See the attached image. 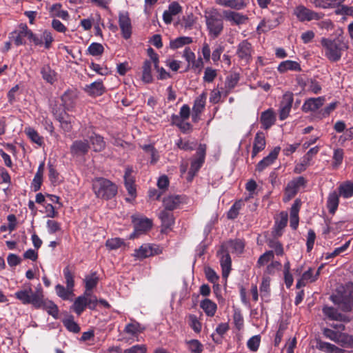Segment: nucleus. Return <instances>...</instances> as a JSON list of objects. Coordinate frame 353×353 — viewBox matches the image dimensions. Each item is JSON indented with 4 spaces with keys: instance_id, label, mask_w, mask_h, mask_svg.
<instances>
[{
    "instance_id": "a18cd8bd",
    "label": "nucleus",
    "mask_w": 353,
    "mask_h": 353,
    "mask_svg": "<svg viewBox=\"0 0 353 353\" xmlns=\"http://www.w3.org/2000/svg\"><path fill=\"white\" fill-rule=\"evenodd\" d=\"M327 205L330 212L334 214L339 205V194L336 192H332L329 194Z\"/></svg>"
},
{
    "instance_id": "f3484780",
    "label": "nucleus",
    "mask_w": 353,
    "mask_h": 353,
    "mask_svg": "<svg viewBox=\"0 0 353 353\" xmlns=\"http://www.w3.org/2000/svg\"><path fill=\"white\" fill-rule=\"evenodd\" d=\"M39 305H36L35 308L37 309H43L47 311V312L52 316L54 319H57L59 314V309L56 304H54L52 301L48 299H46L44 298L43 292L41 294V297L39 299Z\"/></svg>"
},
{
    "instance_id": "5701e85b",
    "label": "nucleus",
    "mask_w": 353,
    "mask_h": 353,
    "mask_svg": "<svg viewBox=\"0 0 353 353\" xmlns=\"http://www.w3.org/2000/svg\"><path fill=\"white\" fill-rule=\"evenodd\" d=\"M261 123L264 129H269L276 121V115L272 109H268L261 113Z\"/></svg>"
},
{
    "instance_id": "13d9d810",
    "label": "nucleus",
    "mask_w": 353,
    "mask_h": 353,
    "mask_svg": "<svg viewBox=\"0 0 353 353\" xmlns=\"http://www.w3.org/2000/svg\"><path fill=\"white\" fill-rule=\"evenodd\" d=\"M261 343L260 335H254L248 339L247 346L252 352H256L259 347Z\"/></svg>"
},
{
    "instance_id": "aec40b11",
    "label": "nucleus",
    "mask_w": 353,
    "mask_h": 353,
    "mask_svg": "<svg viewBox=\"0 0 353 353\" xmlns=\"http://www.w3.org/2000/svg\"><path fill=\"white\" fill-rule=\"evenodd\" d=\"M182 11V7L176 1H173L169 4L168 9L163 13V19L166 24H170L172 21V17L175 16Z\"/></svg>"
},
{
    "instance_id": "680f3d73",
    "label": "nucleus",
    "mask_w": 353,
    "mask_h": 353,
    "mask_svg": "<svg viewBox=\"0 0 353 353\" xmlns=\"http://www.w3.org/2000/svg\"><path fill=\"white\" fill-rule=\"evenodd\" d=\"M288 214L285 212H281L276 219V228L278 230L283 229L288 223Z\"/></svg>"
},
{
    "instance_id": "4c0bfd02",
    "label": "nucleus",
    "mask_w": 353,
    "mask_h": 353,
    "mask_svg": "<svg viewBox=\"0 0 353 353\" xmlns=\"http://www.w3.org/2000/svg\"><path fill=\"white\" fill-rule=\"evenodd\" d=\"M318 348L325 353H344V350L332 343L320 341L318 343Z\"/></svg>"
},
{
    "instance_id": "f03ea898",
    "label": "nucleus",
    "mask_w": 353,
    "mask_h": 353,
    "mask_svg": "<svg viewBox=\"0 0 353 353\" xmlns=\"http://www.w3.org/2000/svg\"><path fill=\"white\" fill-rule=\"evenodd\" d=\"M92 190L99 199L105 200L113 198L117 194V186L108 179L97 178L92 181Z\"/></svg>"
},
{
    "instance_id": "69168bd1",
    "label": "nucleus",
    "mask_w": 353,
    "mask_h": 353,
    "mask_svg": "<svg viewBox=\"0 0 353 353\" xmlns=\"http://www.w3.org/2000/svg\"><path fill=\"white\" fill-rule=\"evenodd\" d=\"M63 275L65 279L66 286L69 289H74V280L72 273L70 272L69 267H65L63 269Z\"/></svg>"
},
{
    "instance_id": "8fccbe9b",
    "label": "nucleus",
    "mask_w": 353,
    "mask_h": 353,
    "mask_svg": "<svg viewBox=\"0 0 353 353\" xmlns=\"http://www.w3.org/2000/svg\"><path fill=\"white\" fill-rule=\"evenodd\" d=\"M188 321L190 327L193 330L194 332H201L202 329V323L195 314H189L188 316Z\"/></svg>"
},
{
    "instance_id": "9d476101",
    "label": "nucleus",
    "mask_w": 353,
    "mask_h": 353,
    "mask_svg": "<svg viewBox=\"0 0 353 353\" xmlns=\"http://www.w3.org/2000/svg\"><path fill=\"white\" fill-rule=\"evenodd\" d=\"M134 231L130 235V239H134L145 232L152 227V221L147 218H136L132 216Z\"/></svg>"
},
{
    "instance_id": "4468645a",
    "label": "nucleus",
    "mask_w": 353,
    "mask_h": 353,
    "mask_svg": "<svg viewBox=\"0 0 353 353\" xmlns=\"http://www.w3.org/2000/svg\"><path fill=\"white\" fill-rule=\"evenodd\" d=\"M52 114L55 119L60 123L61 128L65 132H70L72 129V123L73 118L65 112V110H61V112L54 109Z\"/></svg>"
},
{
    "instance_id": "ea45409f",
    "label": "nucleus",
    "mask_w": 353,
    "mask_h": 353,
    "mask_svg": "<svg viewBox=\"0 0 353 353\" xmlns=\"http://www.w3.org/2000/svg\"><path fill=\"white\" fill-rule=\"evenodd\" d=\"M187 119H181L179 117H172V122L176 125L183 133L189 132L192 130V125L186 121Z\"/></svg>"
},
{
    "instance_id": "58836bf2",
    "label": "nucleus",
    "mask_w": 353,
    "mask_h": 353,
    "mask_svg": "<svg viewBox=\"0 0 353 353\" xmlns=\"http://www.w3.org/2000/svg\"><path fill=\"white\" fill-rule=\"evenodd\" d=\"M141 79L145 83H150L153 81L152 63L150 61L147 60L143 63Z\"/></svg>"
},
{
    "instance_id": "1a4fd4ad",
    "label": "nucleus",
    "mask_w": 353,
    "mask_h": 353,
    "mask_svg": "<svg viewBox=\"0 0 353 353\" xmlns=\"http://www.w3.org/2000/svg\"><path fill=\"white\" fill-rule=\"evenodd\" d=\"M253 52L252 44L248 40H243L237 46L236 54L242 62L248 63L252 60Z\"/></svg>"
},
{
    "instance_id": "052dcab7",
    "label": "nucleus",
    "mask_w": 353,
    "mask_h": 353,
    "mask_svg": "<svg viewBox=\"0 0 353 353\" xmlns=\"http://www.w3.org/2000/svg\"><path fill=\"white\" fill-rule=\"evenodd\" d=\"M103 50V46L99 43H92L88 48V53L92 56L101 55Z\"/></svg>"
},
{
    "instance_id": "c9c22d12",
    "label": "nucleus",
    "mask_w": 353,
    "mask_h": 353,
    "mask_svg": "<svg viewBox=\"0 0 353 353\" xmlns=\"http://www.w3.org/2000/svg\"><path fill=\"white\" fill-rule=\"evenodd\" d=\"M41 74L43 79L50 84H53L57 81V73L48 65L42 67Z\"/></svg>"
},
{
    "instance_id": "3c124183",
    "label": "nucleus",
    "mask_w": 353,
    "mask_h": 353,
    "mask_svg": "<svg viewBox=\"0 0 353 353\" xmlns=\"http://www.w3.org/2000/svg\"><path fill=\"white\" fill-rule=\"evenodd\" d=\"M270 279L269 277H263L260 285V292L262 299L268 298L270 292Z\"/></svg>"
},
{
    "instance_id": "09e8293b",
    "label": "nucleus",
    "mask_w": 353,
    "mask_h": 353,
    "mask_svg": "<svg viewBox=\"0 0 353 353\" xmlns=\"http://www.w3.org/2000/svg\"><path fill=\"white\" fill-rule=\"evenodd\" d=\"M206 98V92H203L195 99L192 108L193 112H202L205 105Z\"/></svg>"
},
{
    "instance_id": "9b49d317",
    "label": "nucleus",
    "mask_w": 353,
    "mask_h": 353,
    "mask_svg": "<svg viewBox=\"0 0 353 353\" xmlns=\"http://www.w3.org/2000/svg\"><path fill=\"white\" fill-rule=\"evenodd\" d=\"M159 253V248L156 245L145 243L134 250L133 256L139 260L152 256Z\"/></svg>"
},
{
    "instance_id": "c756f323",
    "label": "nucleus",
    "mask_w": 353,
    "mask_h": 353,
    "mask_svg": "<svg viewBox=\"0 0 353 353\" xmlns=\"http://www.w3.org/2000/svg\"><path fill=\"white\" fill-rule=\"evenodd\" d=\"M86 296H90V292H84L83 295L78 296L72 305L73 310L78 315H80L87 307Z\"/></svg>"
},
{
    "instance_id": "2f4dec72",
    "label": "nucleus",
    "mask_w": 353,
    "mask_h": 353,
    "mask_svg": "<svg viewBox=\"0 0 353 353\" xmlns=\"http://www.w3.org/2000/svg\"><path fill=\"white\" fill-rule=\"evenodd\" d=\"M159 218L161 219L162 225L165 228H170L174 223L173 214L168 210H163L159 214Z\"/></svg>"
},
{
    "instance_id": "e433bc0d",
    "label": "nucleus",
    "mask_w": 353,
    "mask_h": 353,
    "mask_svg": "<svg viewBox=\"0 0 353 353\" xmlns=\"http://www.w3.org/2000/svg\"><path fill=\"white\" fill-rule=\"evenodd\" d=\"M83 281L85 288V292H90L91 290L97 286L99 281V277L96 272H93L90 274L86 275Z\"/></svg>"
},
{
    "instance_id": "c85d7f7f",
    "label": "nucleus",
    "mask_w": 353,
    "mask_h": 353,
    "mask_svg": "<svg viewBox=\"0 0 353 353\" xmlns=\"http://www.w3.org/2000/svg\"><path fill=\"white\" fill-rule=\"evenodd\" d=\"M200 307L209 317L214 316L217 310L216 304L209 299L202 300L200 302Z\"/></svg>"
},
{
    "instance_id": "39448f33",
    "label": "nucleus",
    "mask_w": 353,
    "mask_h": 353,
    "mask_svg": "<svg viewBox=\"0 0 353 353\" xmlns=\"http://www.w3.org/2000/svg\"><path fill=\"white\" fill-rule=\"evenodd\" d=\"M25 38H28L36 46H42L43 41L39 39V37L35 35L27 26L26 24L21 23L18 29L12 32L10 34V39L12 40L17 46L25 44Z\"/></svg>"
},
{
    "instance_id": "4d7b16f0",
    "label": "nucleus",
    "mask_w": 353,
    "mask_h": 353,
    "mask_svg": "<svg viewBox=\"0 0 353 353\" xmlns=\"http://www.w3.org/2000/svg\"><path fill=\"white\" fill-rule=\"evenodd\" d=\"M142 330L143 328L141 327V325L137 321H133L130 323L127 324L124 329V331L126 333L132 335L140 333L142 332Z\"/></svg>"
},
{
    "instance_id": "0eeeda50",
    "label": "nucleus",
    "mask_w": 353,
    "mask_h": 353,
    "mask_svg": "<svg viewBox=\"0 0 353 353\" xmlns=\"http://www.w3.org/2000/svg\"><path fill=\"white\" fill-rule=\"evenodd\" d=\"M294 14L300 21L302 22L319 20L324 16L323 13L314 12L302 5L298 6L295 8Z\"/></svg>"
},
{
    "instance_id": "4be33fe9",
    "label": "nucleus",
    "mask_w": 353,
    "mask_h": 353,
    "mask_svg": "<svg viewBox=\"0 0 353 353\" xmlns=\"http://www.w3.org/2000/svg\"><path fill=\"white\" fill-rule=\"evenodd\" d=\"M277 70L281 74H283L288 71L299 72L301 70V68L299 62L292 60H286L279 63L277 67Z\"/></svg>"
},
{
    "instance_id": "393cba45",
    "label": "nucleus",
    "mask_w": 353,
    "mask_h": 353,
    "mask_svg": "<svg viewBox=\"0 0 353 353\" xmlns=\"http://www.w3.org/2000/svg\"><path fill=\"white\" fill-rule=\"evenodd\" d=\"M133 170L132 168H127L125 169V174H124V181H125V186L126 188V190L128 192V194L134 197L136 195V189L134 188V178L132 176Z\"/></svg>"
},
{
    "instance_id": "7ed1b4c3",
    "label": "nucleus",
    "mask_w": 353,
    "mask_h": 353,
    "mask_svg": "<svg viewBox=\"0 0 353 353\" xmlns=\"http://www.w3.org/2000/svg\"><path fill=\"white\" fill-rule=\"evenodd\" d=\"M204 17L209 36L212 39L217 38L223 30V21L218 10L214 8L207 10Z\"/></svg>"
},
{
    "instance_id": "0e129e2a",
    "label": "nucleus",
    "mask_w": 353,
    "mask_h": 353,
    "mask_svg": "<svg viewBox=\"0 0 353 353\" xmlns=\"http://www.w3.org/2000/svg\"><path fill=\"white\" fill-rule=\"evenodd\" d=\"M39 39H41V41H43L42 45H44L46 49L50 48L52 43L54 41V38L52 35V33L48 30L43 31L41 37H39Z\"/></svg>"
},
{
    "instance_id": "a211bd4d",
    "label": "nucleus",
    "mask_w": 353,
    "mask_h": 353,
    "mask_svg": "<svg viewBox=\"0 0 353 353\" xmlns=\"http://www.w3.org/2000/svg\"><path fill=\"white\" fill-rule=\"evenodd\" d=\"M217 254L220 258V264L222 268L223 277L227 278L231 270L232 261L230 253L224 250H222V248L221 247V250L218 252Z\"/></svg>"
},
{
    "instance_id": "473e14b6",
    "label": "nucleus",
    "mask_w": 353,
    "mask_h": 353,
    "mask_svg": "<svg viewBox=\"0 0 353 353\" xmlns=\"http://www.w3.org/2000/svg\"><path fill=\"white\" fill-rule=\"evenodd\" d=\"M216 3L219 6L235 10H241L245 7L242 0H216Z\"/></svg>"
},
{
    "instance_id": "49530a36",
    "label": "nucleus",
    "mask_w": 353,
    "mask_h": 353,
    "mask_svg": "<svg viewBox=\"0 0 353 353\" xmlns=\"http://www.w3.org/2000/svg\"><path fill=\"white\" fill-rule=\"evenodd\" d=\"M339 194L343 198L348 199L353 196V183L347 181L339 186Z\"/></svg>"
},
{
    "instance_id": "f704fd0d",
    "label": "nucleus",
    "mask_w": 353,
    "mask_h": 353,
    "mask_svg": "<svg viewBox=\"0 0 353 353\" xmlns=\"http://www.w3.org/2000/svg\"><path fill=\"white\" fill-rule=\"evenodd\" d=\"M76 94L72 91H66L61 97L62 105L66 110L74 107Z\"/></svg>"
},
{
    "instance_id": "f8f14e48",
    "label": "nucleus",
    "mask_w": 353,
    "mask_h": 353,
    "mask_svg": "<svg viewBox=\"0 0 353 353\" xmlns=\"http://www.w3.org/2000/svg\"><path fill=\"white\" fill-rule=\"evenodd\" d=\"M293 99V94L292 92H288L283 95L279 110V118L281 120H284L288 117L292 108Z\"/></svg>"
},
{
    "instance_id": "6e6d98bb",
    "label": "nucleus",
    "mask_w": 353,
    "mask_h": 353,
    "mask_svg": "<svg viewBox=\"0 0 353 353\" xmlns=\"http://www.w3.org/2000/svg\"><path fill=\"white\" fill-rule=\"evenodd\" d=\"M188 350L193 353H201L203 349V345L197 339H192L186 341Z\"/></svg>"
},
{
    "instance_id": "b1692460",
    "label": "nucleus",
    "mask_w": 353,
    "mask_h": 353,
    "mask_svg": "<svg viewBox=\"0 0 353 353\" xmlns=\"http://www.w3.org/2000/svg\"><path fill=\"white\" fill-rule=\"evenodd\" d=\"M265 147V134L261 132H258L255 136L252 157L254 158L259 152L264 150Z\"/></svg>"
},
{
    "instance_id": "c03bdc74",
    "label": "nucleus",
    "mask_w": 353,
    "mask_h": 353,
    "mask_svg": "<svg viewBox=\"0 0 353 353\" xmlns=\"http://www.w3.org/2000/svg\"><path fill=\"white\" fill-rule=\"evenodd\" d=\"M192 42V38L190 37H180L170 43V48L175 50L182 48L185 45L190 44Z\"/></svg>"
},
{
    "instance_id": "dca6fc26",
    "label": "nucleus",
    "mask_w": 353,
    "mask_h": 353,
    "mask_svg": "<svg viewBox=\"0 0 353 353\" xmlns=\"http://www.w3.org/2000/svg\"><path fill=\"white\" fill-rule=\"evenodd\" d=\"M223 14L225 19L232 25L241 26L245 24L248 20L246 15L232 10H223Z\"/></svg>"
},
{
    "instance_id": "ddd939ff",
    "label": "nucleus",
    "mask_w": 353,
    "mask_h": 353,
    "mask_svg": "<svg viewBox=\"0 0 353 353\" xmlns=\"http://www.w3.org/2000/svg\"><path fill=\"white\" fill-rule=\"evenodd\" d=\"M119 24L122 35L125 39H129L132 33L131 21L128 12H121L119 14Z\"/></svg>"
},
{
    "instance_id": "e2e57ef3",
    "label": "nucleus",
    "mask_w": 353,
    "mask_h": 353,
    "mask_svg": "<svg viewBox=\"0 0 353 353\" xmlns=\"http://www.w3.org/2000/svg\"><path fill=\"white\" fill-rule=\"evenodd\" d=\"M125 244L124 241L120 238H112L107 240L105 246L110 250H117Z\"/></svg>"
},
{
    "instance_id": "7c9ffc66",
    "label": "nucleus",
    "mask_w": 353,
    "mask_h": 353,
    "mask_svg": "<svg viewBox=\"0 0 353 353\" xmlns=\"http://www.w3.org/2000/svg\"><path fill=\"white\" fill-rule=\"evenodd\" d=\"M181 203V198L178 195H170L163 200V204L165 210L172 211L176 209Z\"/></svg>"
},
{
    "instance_id": "a878e982",
    "label": "nucleus",
    "mask_w": 353,
    "mask_h": 353,
    "mask_svg": "<svg viewBox=\"0 0 353 353\" xmlns=\"http://www.w3.org/2000/svg\"><path fill=\"white\" fill-rule=\"evenodd\" d=\"M85 91L92 97H98L102 95L105 92V87L101 81H94L85 88Z\"/></svg>"
},
{
    "instance_id": "6ab92c4d",
    "label": "nucleus",
    "mask_w": 353,
    "mask_h": 353,
    "mask_svg": "<svg viewBox=\"0 0 353 353\" xmlns=\"http://www.w3.org/2000/svg\"><path fill=\"white\" fill-rule=\"evenodd\" d=\"M325 98L319 97L307 99L302 105V110L305 112H314L319 110L324 103Z\"/></svg>"
},
{
    "instance_id": "5fc2aeb1",
    "label": "nucleus",
    "mask_w": 353,
    "mask_h": 353,
    "mask_svg": "<svg viewBox=\"0 0 353 353\" xmlns=\"http://www.w3.org/2000/svg\"><path fill=\"white\" fill-rule=\"evenodd\" d=\"M176 145L179 149L188 151L192 150L196 147V142L195 141L179 139L176 142Z\"/></svg>"
},
{
    "instance_id": "72a5a7b5",
    "label": "nucleus",
    "mask_w": 353,
    "mask_h": 353,
    "mask_svg": "<svg viewBox=\"0 0 353 353\" xmlns=\"http://www.w3.org/2000/svg\"><path fill=\"white\" fill-rule=\"evenodd\" d=\"M278 26V21L276 19H264L257 26L258 32H268Z\"/></svg>"
},
{
    "instance_id": "338daca9",
    "label": "nucleus",
    "mask_w": 353,
    "mask_h": 353,
    "mask_svg": "<svg viewBox=\"0 0 353 353\" xmlns=\"http://www.w3.org/2000/svg\"><path fill=\"white\" fill-rule=\"evenodd\" d=\"M196 21V17L190 12L183 17V26L185 29H191Z\"/></svg>"
},
{
    "instance_id": "412c9836",
    "label": "nucleus",
    "mask_w": 353,
    "mask_h": 353,
    "mask_svg": "<svg viewBox=\"0 0 353 353\" xmlns=\"http://www.w3.org/2000/svg\"><path fill=\"white\" fill-rule=\"evenodd\" d=\"M279 151L280 148H275L267 157H264L258 163L256 170L259 172H262L266 168L272 165L276 159Z\"/></svg>"
},
{
    "instance_id": "37998d69",
    "label": "nucleus",
    "mask_w": 353,
    "mask_h": 353,
    "mask_svg": "<svg viewBox=\"0 0 353 353\" xmlns=\"http://www.w3.org/2000/svg\"><path fill=\"white\" fill-rule=\"evenodd\" d=\"M55 291L57 294L63 300H68L71 296L74 295V289H69L67 286L65 288L61 284L55 286Z\"/></svg>"
},
{
    "instance_id": "79ce46f5",
    "label": "nucleus",
    "mask_w": 353,
    "mask_h": 353,
    "mask_svg": "<svg viewBox=\"0 0 353 353\" xmlns=\"http://www.w3.org/2000/svg\"><path fill=\"white\" fill-rule=\"evenodd\" d=\"M90 141L93 150L96 152L101 151L105 148V142L103 137L95 133H92L90 136Z\"/></svg>"
},
{
    "instance_id": "cd10ccee",
    "label": "nucleus",
    "mask_w": 353,
    "mask_h": 353,
    "mask_svg": "<svg viewBox=\"0 0 353 353\" xmlns=\"http://www.w3.org/2000/svg\"><path fill=\"white\" fill-rule=\"evenodd\" d=\"M301 201L296 199L294 201L290 210V226L296 230L299 225V212L301 207Z\"/></svg>"
},
{
    "instance_id": "f257e3e1",
    "label": "nucleus",
    "mask_w": 353,
    "mask_h": 353,
    "mask_svg": "<svg viewBox=\"0 0 353 353\" xmlns=\"http://www.w3.org/2000/svg\"><path fill=\"white\" fill-rule=\"evenodd\" d=\"M320 43L324 56L332 62L339 61L343 52L348 48L347 43L341 37L334 39L323 37Z\"/></svg>"
},
{
    "instance_id": "bb28decb",
    "label": "nucleus",
    "mask_w": 353,
    "mask_h": 353,
    "mask_svg": "<svg viewBox=\"0 0 353 353\" xmlns=\"http://www.w3.org/2000/svg\"><path fill=\"white\" fill-rule=\"evenodd\" d=\"M90 146L87 141H76L70 147L71 153L74 155L81 156L85 154L89 149Z\"/></svg>"
},
{
    "instance_id": "20e7f679",
    "label": "nucleus",
    "mask_w": 353,
    "mask_h": 353,
    "mask_svg": "<svg viewBox=\"0 0 353 353\" xmlns=\"http://www.w3.org/2000/svg\"><path fill=\"white\" fill-rule=\"evenodd\" d=\"M43 289L39 285L34 291L32 290L30 284L23 285L14 293V296L23 305L31 304L34 307L39 305V299L41 297Z\"/></svg>"
},
{
    "instance_id": "a19ab883",
    "label": "nucleus",
    "mask_w": 353,
    "mask_h": 353,
    "mask_svg": "<svg viewBox=\"0 0 353 353\" xmlns=\"http://www.w3.org/2000/svg\"><path fill=\"white\" fill-rule=\"evenodd\" d=\"M239 81V76L236 73L232 74L226 78L225 87L227 90L223 93L224 97H226L228 93L236 85Z\"/></svg>"
},
{
    "instance_id": "603ef678",
    "label": "nucleus",
    "mask_w": 353,
    "mask_h": 353,
    "mask_svg": "<svg viewBox=\"0 0 353 353\" xmlns=\"http://www.w3.org/2000/svg\"><path fill=\"white\" fill-rule=\"evenodd\" d=\"M323 314L332 320L341 321L343 316L332 307L325 306L323 308Z\"/></svg>"
},
{
    "instance_id": "864d4df0",
    "label": "nucleus",
    "mask_w": 353,
    "mask_h": 353,
    "mask_svg": "<svg viewBox=\"0 0 353 353\" xmlns=\"http://www.w3.org/2000/svg\"><path fill=\"white\" fill-rule=\"evenodd\" d=\"M336 343L341 346L352 347H353V336L345 333L341 332Z\"/></svg>"
},
{
    "instance_id": "6e6552de",
    "label": "nucleus",
    "mask_w": 353,
    "mask_h": 353,
    "mask_svg": "<svg viewBox=\"0 0 353 353\" xmlns=\"http://www.w3.org/2000/svg\"><path fill=\"white\" fill-rule=\"evenodd\" d=\"M305 180L303 176H299L290 181L285 190L284 202H288L298 192L299 188L305 185Z\"/></svg>"
},
{
    "instance_id": "2eb2a0df",
    "label": "nucleus",
    "mask_w": 353,
    "mask_h": 353,
    "mask_svg": "<svg viewBox=\"0 0 353 353\" xmlns=\"http://www.w3.org/2000/svg\"><path fill=\"white\" fill-rule=\"evenodd\" d=\"M221 248L228 253L240 254L243 252L245 243L241 239L230 240L223 243Z\"/></svg>"
},
{
    "instance_id": "bf43d9fd",
    "label": "nucleus",
    "mask_w": 353,
    "mask_h": 353,
    "mask_svg": "<svg viewBox=\"0 0 353 353\" xmlns=\"http://www.w3.org/2000/svg\"><path fill=\"white\" fill-rule=\"evenodd\" d=\"M243 201L241 200L235 202L228 211V217L230 219H235L238 216L239 212L241 207L243 206Z\"/></svg>"
},
{
    "instance_id": "de8ad7c7",
    "label": "nucleus",
    "mask_w": 353,
    "mask_h": 353,
    "mask_svg": "<svg viewBox=\"0 0 353 353\" xmlns=\"http://www.w3.org/2000/svg\"><path fill=\"white\" fill-rule=\"evenodd\" d=\"M25 132L28 138L34 143L41 146L43 143V137L32 128L28 127L25 129Z\"/></svg>"
},
{
    "instance_id": "423d86ee",
    "label": "nucleus",
    "mask_w": 353,
    "mask_h": 353,
    "mask_svg": "<svg viewBox=\"0 0 353 353\" xmlns=\"http://www.w3.org/2000/svg\"><path fill=\"white\" fill-rule=\"evenodd\" d=\"M205 145H200L197 149L195 157L191 162V167L188 174L187 180L191 181L196 173L201 168L204 163L205 156Z\"/></svg>"
},
{
    "instance_id": "774afa93",
    "label": "nucleus",
    "mask_w": 353,
    "mask_h": 353,
    "mask_svg": "<svg viewBox=\"0 0 353 353\" xmlns=\"http://www.w3.org/2000/svg\"><path fill=\"white\" fill-rule=\"evenodd\" d=\"M216 70L208 67L204 71V76L203 79L205 82L211 83L216 78Z\"/></svg>"
}]
</instances>
